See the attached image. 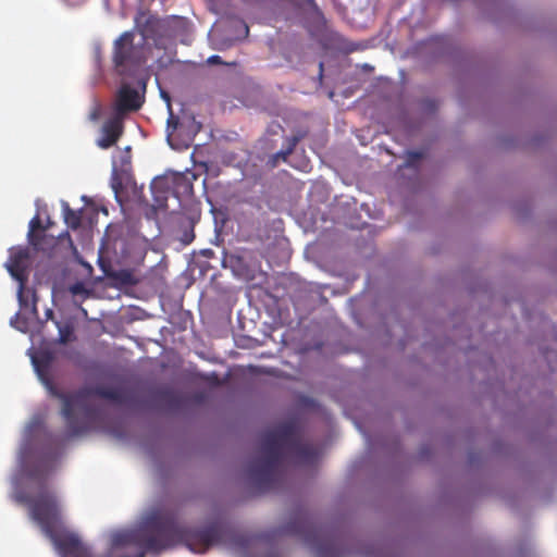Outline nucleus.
Segmentation results:
<instances>
[{
  "mask_svg": "<svg viewBox=\"0 0 557 557\" xmlns=\"http://www.w3.org/2000/svg\"><path fill=\"white\" fill-rule=\"evenodd\" d=\"M423 158V152L421 151H408L406 165L407 166H416V164Z\"/></svg>",
  "mask_w": 557,
  "mask_h": 557,
  "instance_id": "obj_14",
  "label": "nucleus"
},
{
  "mask_svg": "<svg viewBox=\"0 0 557 557\" xmlns=\"http://www.w3.org/2000/svg\"><path fill=\"white\" fill-rule=\"evenodd\" d=\"M51 393L62 400L61 413L70 436L83 435L91 429L99 417L96 397L116 403L121 400L119 389L106 386L84 387L74 393H63L51 387Z\"/></svg>",
  "mask_w": 557,
  "mask_h": 557,
  "instance_id": "obj_4",
  "label": "nucleus"
},
{
  "mask_svg": "<svg viewBox=\"0 0 557 557\" xmlns=\"http://www.w3.org/2000/svg\"><path fill=\"white\" fill-rule=\"evenodd\" d=\"M78 287H79L78 285H75V286L73 287V289H72V290H73L74 293H76V292L78 290Z\"/></svg>",
  "mask_w": 557,
  "mask_h": 557,
  "instance_id": "obj_22",
  "label": "nucleus"
},
{
  "mask_svg": "<svg viewBox=\"0 0 557 557\" xmlns=\"http://www.w3.org/2000/svg\"><path fill=\"white\" fill-rule=\"evenodd\" d=\"M222 539V529L216 524L197 531L183 529L175 513L156 510L132 530L111 534L109 557H145L160 554L177 544H185L191 552L203 554Z\"/></svg>",
  "mask_w": 557,
  "mask_h": 557,
  "instance_id": "obj_1",
  "label": "nucleus"
},
{
  "mask_svg": "<svg viewBox=\"0 0 557 557\" xmlns=\"http://www.w3.org/2000/svg\"><path fill=\"white\" fill-rule=\"evenodd\" d=\"M62 207L65 224L72 230H77L82 224V211L71 209L67 202H63Z\"/></svg>",
  "mask_w": 557,
  "mask_h": 557,
  "instance_id": "obj_11",
  "label": "nucleus"
},
{
  "mask_svg": "<svg viewBox=\"0 0 557 557\" xmlns=\"http://www.w3.org/2000/svg\"><path fill=\"white\" fill-rule=\"evenodd\" d=\"M169 109H171V106L169 104ZM177 124H178V119L176 116H174L172 110H170V116L168 119V127H172L173 129H175L177 127Z\"/></svg>",
  "mask_w": 557,
  "mask_h": 557,
  "instance_id": "obj_17",
  "label": "nucleus"
},
{
  "mask_svg": "<svg viewBox=\"0 0 557 557\" xmlns=\"http://www.w3.org/2000/svg\"><path fill=\"white\" fill-rule=\"evenodd\" d=\"M208 63L209 64H226V65H232V66L236 65V62H231V63L224 62L222 60V58L220 55H216V54L209 57L208 58Z\"/></svg>",
  "mask_w": 557,
  "mask_h": 557,
  "instance_id": "obj_15",
  "label": "nucleus"
},
{
  "mask_svg": "<svg viewBox=\"0 0 557 557\" xmlns=\"http://www.w3.org/2000/svg\"><path fill=\"white\" fill-rule=\"evenodd\" d=\"M160 183H162V181H159V182L153 181V183L151 184V189L154 190L157 188L158 184H160Z\"/></svg>",
  "mask_w": 557,
  "mask_h": 557,
  "instance_id": "obj_19",
  "label": "nucleus"
},
{
  "mask_svg": "<svg viewBox=\"0 0 557 557\" xmlns=\"http://www.w3.org/2000/svg\"><path fill=\"white\" fill-rule=\"evenodd\" d=\"M144 103V95L129 84L121 85L115 99V111L120 114L138 111Z\"/></svg>",
  "mask_w": 557,
  "mask_h": 557,
  "instance_id": "obj_8",
  "label": "nucleus"
},
{
  "mask_svg": "<svg viewBox=\"0 0 557 557\" xmlns=\"http://www.w3.org/2000/svg\"><path fill=\"white\" fill-rule=\"evenodd\" d=\"M15 499L28 506L30 518L51 540L60 557H92L90 548L64 525L58 497L46 479L38 481L34 495L20 493Z\"/></svg>",
  "mask_w": 557,
  "mask_h": 557,
  "instance_id": "obj_3",
  "label": "nucleus"
},
{
  "mask_svg": "<svg viewBox=\"0 0 557 557\" xmlns=\"http://www.w3.org/2000/svg\"><path fill=\"white\" fill-rule=\"evenodd\" d=\"M123 134V123L119 117L106 121L101 127V136L97 139V146L109 149L114 146Z\"/></svg>",
  "mask_w": 557,
  "mask_h": 557,
  "instance_id": "obj_9",
  "label": "nucleus"
},
{
  "mask_svg": "<svg viewBox=\"0 0 557 557\" xmlns=\"http://www.w3.org/2000/svg\"><path fill=\"white\" fill-rule=\"evenodd\" d=\"M29 251L27 248L12 249L7 262L9 273L20 283V295L28 278Z\"/></svg>",
  "mask_w": 557,
  "mask_h": 557,
  "instance_id": "obj_7",
  "label": "nucleus"
},
{
  "mask_svg": "<svg viewBox=\"0 0 557 557\" xmlns=\"http://www.w3.org/2000/svg\"><path fill=\"white\" fill-rule=\"evenodd\" d=\"M135 35L124 32L113 42L112 61L119 75H133L145 62L144 48L134 44Z\"/></svg>",
  "mask_w": 557,
  "mask_h": 557,
  "instance_id": "obj_6",
  "label": "nucleus"
},
{
  "mask_svg": "<svg viewBox=\"0 0 557 557\" xmlns=\"http://www.w3.org/2000/svg\"><path fill=\"white\" fill-rule=\"evenodd\" d=\"M282 534L298 536L315 550L317 557H342L344 549L338 540L326 534L321 525H318L311 515L298 510L293 512L289 521L280 530Z\"/></svg>",
  "mask_w": 557,
  "mask_h": 557,
  "instance_id": "obj_5",
  "label": "nucleus"
},
{
  "mask_svg": "<svg viewBox=\"0 0 557 557\" xmlns=\"http://www.w3.org/2000/svg\"><path fill=\"white\" fill-rule=\"evenodd\" d=\"M193 239H194V235L193 234H190V235L186 234V238L184 239V243L185 244H189Z\"/></svg>",
  "mask_w": 557,
  "mask_h": 557,
  "instance_id": "obj_18",
  "label": "nucleus"
},
{
  "mask_svg": "<svg viewBox=\"0 0 557 557\" xmlns=\"http://www.w3.org/2000/svg\"><path fill=\"white\" fill-rule=\"evenodd\" d=\"M243 27H244V30H245V35L247 36L248 33H249V28L246 24H243Z\"/></svg>",
  "mask_w": 557,
  "mask_h": 557,
  "instance_id": "obj_20",
  "label": "nucleus"
},
{
  "mask_svg": "<svg viewBox=\"0 0 557 557\" xmlns=\"http://www.w3.org/2000/svg\"><path fill=\"white\" fill-rule=\"evenodd\" d=\"M260 448L261 455L249 462L248 473L263 492L275 490L282 481L285 453L295 455L300 463H313L318 457L317 449L301 441L298 428L293 422L282 423L264 432Z\"/></svg>",
  "mask_w": 557,
  "mask_h": 557,
  "instance_id": "obj_2",
  "label": "nucleus"
},
{
  "mask_svg": "<svg viewBox=\"0 0 557 557\" xmlns=\"http://www.w3.org/2000/svg\"><path fill=\"white\" fill-rule=\"evenodd\" d=\"M74 339L73 327L71 325H59V343L67 344Z\"/></svg>",
  "mask_w": 557,
  "mask_h": 557,
  "instance_id": "obj_13",
  "label": "nucleus"
},
{
  "mask_svg": "<svg viewBox=\"0 0 557 557\" xmlns=\"http://www.w3.org/2000/svg\"><path fill=\"white\" fill-rule=\"evenodd\" d=\"M100 114H101V107L98 103H96L89 113V120L96 122L99 120Z\"/></svg>",
  "mask_w": 557,
  "mask_h": 557,
  "instance_id": "obj_16",
  "label": "nucleus"
},
{
  "mask_svg": "<svg viewBox=\"0 0 557 557\" xmlns=\"http://www.w3.org/2000/svg\"><path fill=\"white\" fill-rule=\"evenodd\" d=\"M37 228H41V221L38 215L34 216L29 222L28 240L34 247H38L39 240L44 237L42 235L35 234Z\"/></svg>",
  "mask_w": 557,
  "mask_h": 557,
  "instance_id": "obj_12",
  "label": "nucleus"
},
{
  "mask_svg": "<svg viewBox=\"0 0 557 557\" xmlns=\"http://www.w3.org/2000/svg\"><path fill=\"white\" fill-rule=\"evenodd\" d=\"M306 132L298 131L296 134H294L290 137L286 138L285 147L280 150L278 152L272 154L268 161V164L271 168L277 166L280 161L286 162L287 158L293 153L298 143L306 137Z\"/></svg>",
  "mask_w": 557,
  "mask_h": 557,
  "instance_id": "obj_10",
  "label": "nucleus"
},
{
  "mask_svg": "<svg viewBox=\"0 0 557 557\" xmlns=\"http://www.w3.org/2000/svg\"><path fill=\"white\" fill-rule=\"evenodd\" d=\"M322 72H323V63H320V76H322Z\"/></svg>",
  "mask_w": 557,
  "mask_h": 557,
  "instance_id": "obj_21",
  "label": "nucleus"
}]
</instances>
